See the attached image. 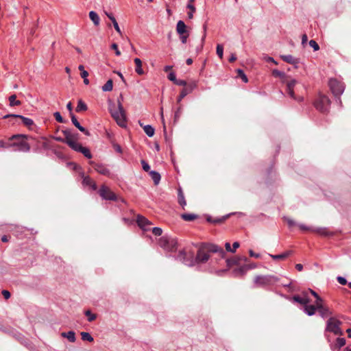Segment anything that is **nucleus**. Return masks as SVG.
Masks as SVG:
<instances>
[{
    "label": "nucleus",
    "mask_w": 351,
    "mask_h": 351,
    "mask_svg": "<svg viewBox=\"0 0 351 351\" xmlns=\"http://www.w3.org/2000/svg\"><path fill=\"white\" fill-rule=\"evenodd\" d=\"M272 75L274 77H280L282 80L283 82H285L287 84V90L289 95L293 99L297 100L298 101H302L303 100L302 97H296L294 93V88L296 84H298V82L295 79H291L289 81L285 82L286 75L284 72L280 71L277 69H274L272 71Z\"/></svg>",
    "instance_id": "obj_1"
},
{
    "label": "nucleus",
    "mask_w": 351,
    "mask_h": 351,
    "mask_svg": "<svg viewBox=\"0 0 351 351\" xmlns=\"http://www.w3.org/2000/svg\"><path fill=\"white\" fill-rule=\"evenodd\" d=\"M109 110L111 116L119 126L122 128L126 126V116L123 108L119 109L116 107L115 104L109 101Z\"/></svg>",
    "instance_id": "obj_2"
},
{
    "label": "nucleus",
    "mask_w": 351,
    "mask_h": 351,
    "mask_svg": "<svg viewBox=\"0 0 351 351\" xmlns=\"http://www.w3.org/2000/svg\"><path fill=\"white\" fill-rule=\"evenodd\" d=\"M25 136L24 135H14L11 139H16V141L12 143L8 144V147H16L15 151L28 152L30 150L29 145L24 140Z\"/></svg>",
    "instance_id": "obj_3"
},
{
    "label": "nucleus",
    "mask_w": 351,
    "mask_h": 351,
    "mask_svg": "<svg viewBox=\"0 0 351 351\" xmlns=\"http://www.w3.org/2000/svg\"><path fill=\"white\" fill-rule=\"evenodd\" d=\"M159 245L167 251L173 252L177 249L178 241L174 237L163 236L160 239Z\"/></svg>",
    "instance_id": "obj_4"
},
{
    "label": "nucleus",
    "mask_w": 351,
    "mask_h": 351,
    "mask_svg": "<svg viewBox=\"0 0 351 351\" xmlns=\"http://www.w3.org/2000/svg\"><path fill=\"white\" fill-rule=\"evenodd\" d=\"M278 280V277L273 275L257 276L254 282L258 287H266L274 285Z\"/></svg>",
    "instance_id": "obj_5"
},
{
    "label": "nucleus",
    "mask_w": 351,
    "mask_h": 351,
    "mask_svg": "<svg viewBox=\"0 0 351 351\" xmlns=\"http://www.w3.org/2000/svg\"><path fill=\"white\" fill-rule=\"evenodd\" d=\"M341 324V322L339 320L335 317H330L327 321L326 330L335 335H341L343 332L340 328Z\"/></svg>",
    "instance_id": "obj_6"
},
{
    "label": "nucleus",
    "mask_w": 351,
    "mask_h": 351,
    "mask_svg": "<svg viewBox=\"0 0 351 351\" xmlns=\"http://www.w3.org/2000/svg\"><path fill=\"white\" fill-rule=\"evenodd\" d=\"M330 105V99L328 97L324 95H320L315 102V108L322 112H327L329 109Z\"/></svg>",
    "instance_id": "obj_7"
},
{
    "label": "nucleus",
    "mask_w": 351,
    "mask_h": 351,
    "mask_svg": "<svg viewBox=\"0 0 351 351\" xmlns=\"http://www.w3.org/2000/svg\"><path fill=\"white\" fill-rule=\"evenodd\" d=\"M329 86L335 96H340L344 91L343 84L336 79L329 80Z\"/></svg>",
    "instance_id": "obj_8"
},
{
    "label": "nucleus",
    "mask_w": 351,
    "mask_h": 351,
    "mask_svg": "<svg viewBox=\"0 0 351 351\" xmlns=\"http://www.w3.org/2000/svg\"><path fill=\"white\" fill-rule=\"evenodd\" d=\"M100 196L104 199L115 200V194L110 191L109 188L106 186H102L99 191Z\"/></svg>",
    "instance_id": "obj_9"
},
{
    "label": "nucleus",
    "mask_w": 351,
    "mask_h": 351,
    "mask_svg": "<svg viewBox=\"0 0 351 351\" xmlns=\"http://www.w3.org/2000/svg\"><path fill=\"white\" fill-rule=\"evenodd\" d=\"M137 223L138 226L144 231H149L152 229V223L143 216L138 215L137 217Z\"/></svg>",
    "instance_id": "obj_10"
},
{
    "label": "nucleus",
    "mask_w": 351,
    "mask_h": 351,
    "mask_svg": "<svg viewBox=\"0 0 351 351\" xmlns=\"http://www.w3.org/2000/svg\"><path fill=\"white\" fill-rule=\"evenodd\" d=\"M317 309L323 318L328 317L332 314V312L329 310L327 306H324L323 301L316 304Z\"/></svg>",
    "instance_id": "obj_11"
},
{
    "label": "nucleus",
    "mask_w": 351,
    "mask_h": 351,
    "mask_svg": "<svg viewBox=\"0 0 351 351\" xmlns=\"http://www.w3.org/2000/svg\"><path fill=\"white\" fill-rule=\"evenodd\" d=\"M210 255L203 249L198 250L195 261L197 263H205L209 259Z\"/></svg>",
    "instance_id": "obj_12"
},
{
    "label": "nucleus",
    "mask_w": 351,
    "mask_h": 351,
    "mask_svg": "<svg viewBox=\"0 0 351 351\" xmlns=\"http://www.w3.org/2000/svg\"><path fill=\"white\" fill-rule=\"evenodd\" d=\"M8 117H17V118H20L22 120L23 123L25 125H26V126H32L34 124V121H33L32 119H31L29 118H27V117H23L22 115H20V114H10L5 115L3 117L4 119H7Z\"/></svg>",
    "instance_id": "obj_13"
},
{
    "label": "nucleus",
    "mask_w": 351,
    "mask_h": 351,
    "mask_svg": "<svg viewBox=\"0 0 351 351\" xmlns=\"http://www.w3.org/2000/svg\"><path fill=\"white\" fill-rule=\"evenodd\" d=\"M293 299L295 302L303 304L304 306L310 302L307 292H304L302 295H294Z\"/></svg>",
    "instance_id": "obj_14"
},
{
    "label": "nucleus",
    "mask_w": 351,
    "mask_h": 351,
    "mask_svg": "<svg viewBox=\"0 0 351 351\" xmlns=\"http://www.w3.org/2000/svg\"><path fill=\"white\" fill-rule=\"evenodd\" d=\"M280 58L285 62L294 65L295 68L298 67V64L300 62L298 58H296L291 55H282L280 56Z\"/></svg>",
    "instance_id": "obj_15"
},
{
    "label": "nucleus",
    "mask_w": 351,
    "mask_h": 351,
    "mask_svg": "<svg viewBox=\"0 0 351 351\" xmlns=\"http://www.w3.org/2000/svg\"><path fill=\"white\" fill-rule=\"evenodd\" d=\"M94 169L97 172L104 176H109L110 174V170L104 165L95 164L94 165Z\"/></svg>",
    "instance_id": "obj_16"
},
{
    "label": "nucleus",
    "mask_w": 351,
    "mask_h": 351,
    "mask_svg": "<svg viewBox=\"0 0 351 351\" xmlns=\"http://www.w3.org/2000/svg\"><path fill=\"white\" fill-rule=\"evenodd\" d=\"M105 14L108 16V18L112 21V24H113V26L115 29V30L117 32V33H119L120 35L122 34V32L118 25V23L116 21V19L114 18V16H113V14L112 13H109L108 12H104Z\"/></svg>",
    "instance_id": "obj_17"
},
{
    "label": "nucleus",
    "mask_w": 351,
    "mask_h": 351,
    "mask_svg": "<svg viewBox=\"0 0 351 351\" xmlns=\"http://www.w3.org/2000/svg\"><path fill=\"white\" fill-rule=\"evenodd\" d=\"M82 184L84 186H90L93 190L97 189L96 184L88 176H83Z\"/></svg>",
    "instance_id": "obj_18"
},
{
    "label": "nucleus",
    "mask_w": 351,
    "mask_h": 351,
    "mask_svg": "<svg viewBox=\"0 0 351 351\" xmlns=\"http://www.w3.org/2000/svg\"><path fill=\"white\" fill-rule=\"evenodd\" d=\"M176 31L178 34L182 35L186 33V26L184 21H179L176 25Z\"/></svg>",
    "instance_id": "obj_19"
},
{
    "label": "nucleus",
    "mask_w": 351,
    "mask_h": 351,
    "mask_svg": "<svg viewBox=\"0 0 351 351\" xmlns=\"http://www.w3.org/2000/svg\"><path fill=\"white\" fill-rule=\"evenodd\" d=\"M208 250L211 252L219 253V254L221 257H223L226 254L224 250L221 247H219L216 245H209Z\"/></svg>",
    "instance_id": "obj_20"
},
{
    "label": "nucleus",
    "mask_w": 351,
    "mask_h": 351,
    "mask_svg": "<svg viewBox=\"0 0 351 351\" xmlns=\"http://www.w3.org/2000/svg\"><path fill=\"white\" fill-rule=\"evenodd\" d=\"M292 254L291 251H287L280 254H269V256L274 260H284Z\"/></svg>",
    "instance_id": "obj_21"
},
{
    "label": "nucleus",
    "mask_w": 351,
    "mask_h": 351,
    "mask_svg": "<svg viewBox=\"0 0 351 351\" xmlns=\"http://www.w3.org/2000/svg\"><path fill=\"white\" fill-rule=\"evenodd\" d=\"M317 309L316 304L315 305H308V304L304 306V313L308 316H312L315 313Z\"/></svg>",
    "instance_id": "obj_22"
},
{
    "label": "nucleus",
    "mask_w": 351,
    "mask_h": 351,
    "mask_svg": "<svg viewBox=\"0 0 351 351\" xmlns=\"http://www.w3.org/2000/svg\"><path fill=\"white\" fill-rule=\"evenodd\" d=\"M89 18L93 21L95 26H98L100 23V18L99 15L95 11H90L89 12Z\"/></svg>",
    "instance_id": "obj_23"
},
{
    "label": "nucleus",
    "mask_w": 351,
    "mask_h": 351,
    "mask_svg": "<svg viewBox=\"0 0 351 351\" xmlns=\"http://www.w3.org/2000/svg\"><path fill=\"white\" fill-rule=\"evenodd\" d=\"M134 63L136 64L135 71L138 75H143L144 73V71L142 69V62H141V60L139 58H134Z\"/></svg>",
    "instance_id": "obj_24"
},
{
    "label": "nucleus",
    "mask_w": 351,
    "mask_h": 351,
    "mask_svg": "<svg viewBox=\"0 0 351 351\" xmlns=\"http://www.w3.org/2000/svg\"><path fill=\"white\" fill-rule=\"evenodd\" d=\"M62 337L68 339L70 342H75V334L73 331L71 330L67 332H62L61 334Z\"/></svg>",
    "instance_id": "obj_25"
},
{
    "label": "nucleus",
    "mask_w": 351,
    "mask_h": 351,
    "mask_svg": "<svg viewBox=\"0 0 351 351\" xmlns=\"http://www.w3.org/2000/svg\"><path fill=\"white\" fill-rule=\"evenodd\" d=\"M149 175L152 179L153 180L154 184L156 185L158 184L161 178L160 173L155 171H151L149 172Z\"/></svg>",
    "instance_id": "obj_26"
},
{
    "label": "nucleus",
    "mask_w": 351,
    "mask_h": 351,
    "mask_svg": "<svg viewBox=\"0 0 351 351\" xmlns=\"http://www.w3.org/2000/svg\"><path fill=\"white\" fill-rule=\"evenodd\" d=\"M9 105L11 107L15 106H20L21 104V101L16 99V95H12L9 97Z\"/></svg>",
    "instance_id": "obj_27"
},
{
    "label": "nucleus",
    "mask_w": 351,
    "mask_h": 351,
    "mask_svg": "<svg viewBox=\"0 0 351 351\" xmlns=\"http://www.w3.org/2000/svg\"><path fill=\"white\" fill-rule=\"evenodd\" d=\"M78 141V134H73L71 136H69L66 139H64L63 142L66 143L68 145H70L71 143H73V142H75Z\"/></svg>",
    "instance_id": "obj_28"
},
{
    "label": "nucleus",
    "mask_w": 351,
    "mask_h": 351,
    "mask_svg": "<svg viewBox=\"0 0 351 351\" xmlns=\"http://www.w3.org/2000/svg\"><path fill=\"white\" fill-rule=\"evenodd\" d=\"M143 130L145 133L149 136L152 137L154 134L155 130L154 128L150 125H146L143 127Z\"/></svg>",
    "instance_id": "obj_29"
},
{
    "label": "nucleus",
    "mask_w": 351,
    "mask_h": 351,
    "mask_svg": "<svg viewBox=\"0 0 351 351\" xmlns=\"http://www.w3.org/2000/svg\"><path fill=\"white\" fill-rule=\"evenodd\" d=\"M87 110L86 104L82 100H78L77 106L76 107V112H80L82 111H86Z\"/></svg>",
    "instance_id": "obj_30"
},
{
    "label": "nucleus",
    "mask_w": 351,
    "mask_h": 351,
    "mask_svg": "<svg viewBox=\"0 0 351 351\" xmlns=\"http://www.w3.org/2000/svg\"><path fill=\"white\" fill-rule=\"evenodd\" d=\"M185 256H186V254L184 251H180L179 252V254L178 256V259L180 260V261H182V263H184L185 265H193V261H191L190 263H188L187 261L185 260Z\"/></svg>",
    "instance_id": "obj_31"
},
{
    "label": "nucleus",
    "mask_w": 351,
    "mask_h": 351,
    "mask_svg": "<svg viewBox=\"0 0 351 351\" xmlns=\"http://www.w3.org/2000/svg\"><path fill=\"white\" fill-rule=\"evenodd\" d=\"M113 88V82L112 80H108L106 83L102 86L101 89L104 92L111 91Z\"/></svg>",
    "instance_id": "obj_32"
},
{
    "label": "nucleus",
    "mask_w": 351,
    "mask_h": 351,
    "mask_svg": "<svg viewBox=\"0 0 351 351\" xmlns=\"http://www.w3.org/2000/svg\"><path fill=\"white\" fill-rule=\"evenodd\" d=\"M346 345V339L344 338H337L334 346L335 349L340 350L341 348Z\"/></svg>",
    "instance_id": "obj_33"
},
{
    "label": "nucleus",
    "mask_w": 351,
    "mask_h": 351,
    "mask_svg": "<svg viewBox=\"0 0 351 351\" xmlns=\"http://www.w3.org/2000/svg\"><path fill=\"white\" fill-rule=\"evenodd\" d=\"M178 202L182 206V207L183 208L186 205V202L184 199V194L181 189H179V191H178Z\"/></svg>",
    "instance_id": "obj_34"
},
{
    "label": "nucleus",
    "mask_w": 351,
    "mask_h": 351,
    "mask_svg": "<svg viewBox=\"0 0 351 351\" xmlns=\"http://www.w3.org/2000/svg\"><path fill=\"white\" fill-rule=\"evenodd\" d=\"M182 219L186 221H191L196 219L197 216L194 214L185 213L181 215Z\"/></svg>",
    "instance_id": "obj_35"
},
{
    "label": "nucleus",
    "mask_w": 351,
    "mask_h": 351,
    "mask_svg": "<svg viewBox=\"0 0 351 351\" xmlns=\"http://www.w3.org/2000/svg\"><path fill=\"white\" fill-rule=\"evenodd\" d=\"M80 152L82 153L87 158H92V154L90 152V149L86 147L82 146Z\"/></svg>",
    "instance_id": "obj_36"
},
{
    "label": "nucleus",
    "mask_w": 351,
    "mask_h": 351,
    "mask_svg": "<svg viewBox=\"0 0 351 351\" xmlns=\"http://www.w3.org/2000/svg\"><path fill=\"white\" fill-rule=\"evenodd\" d=\"M80 335L82 336V340L87 341L88 342L93 341V337L88 332H82Z\"/></svg>",
    "instance_id": "obj_37"
},
{
    "label": "nucleus",
    "mask_w": 351,
    "mask_h": 351,
    "mask_svg": "<svg viewBox=\"0 0 351 351\" xmlns=\"http://www.w3.org/2000/svg\"><path fill=\"white\" fill-rule=\"evenodd\" d=\"M73 150L80 152L82 145L78 141L73 142L69 145Z\"/></svg>",
    "instance_id": "obj_38"
},
{
    "label": "nucleus",
    "mask_w": 351,
    "mask_h": 351,
    "mask_svg": "<svg viewBox=\"0 0 351 351\" xmlns=\"http://www.w3.org/2000/svg\"><path fill=\"white\" fill-rule=\"evenodd\" d=\"M216 52L219 58L222 59L223 56V47L221 45L218 44L217 45Z\"/></svg>",
    "instance_id": "obj_39"
},
{
    "label": "nucleus",
    "mask_w": 351,
    "mask_h": 351,
    "mask_svg": "<svg viewBox=\"0 0 351 351\" xmlns=\"http://www.w3.org/2000/svg\"><path fill=\"white\" fill-rule=\"evenodd\" d=\"M189 93V91L188 90V88H183L180 93V95L179 96V97L178 98V102H180L181 100L185 97Z\"/></svg>",
    "instance_id": "obj_40"
},
{
    "label": "nucleus",
    "mask_w": 351,
    "mask_h": 351,
    "mask_svg": "<svg viewBox=\"0 0 351 351\" xmlns=\"http://www.w3.org/2000/svg\"><path fill=\"white\" fill-rule=\"evenodd\" d=\"M85 315L87 316L88 322H92L96 319V315L92 313L89 310L85 312Z\"/></svg>",
    "instance_id": "obj_41"
},
{
    "label": "nucleus",
    "mask_w": 351,
    "mask_h": 351,
    "mask_svg": "<svg viewBox=\"0 0 351 351\" xmlns=\"http://www.w3.org/2000/svg\"><path fill=\"white\" fill-rule=\"evenodd\" d=\"M313 231L320 235L326 236L328 234V230L324 228H319L315 230H313Z\"/></svg>",
    "instance_id": "obj_42"
},
{
    "label": "nucleus",
    "mask_w": 351,
    "mask_h": 351,
    "mask_svg": "<svg viewBox=\"0 0 351 351\" xmlns=\"http://www.w3.org/2000/svg\"><path fill=\"white\" fill-rule=\"evenodd\" d=\"M309 292L316 298L315 304H317L322 302V299L318 295V294L312 289H309Z\"/></svg>",
    "instance_id": "obj_43"
},
{
    "label": "nucleus",
    "mask_w": 351,
    "mask_h": 351,
    "mask_svg": "<svg viewBox=\"0 0 351 351\" xmlns=\"http://www.w3.org/2000/svg\"><path fill=\"white\" fill-rule=\"evenodd\" d=\"M237 73L244 82H245V83L247 82V81H248L247 77L246 75L244 73L243 70L239 69H237Z\"/></svg>",
    "instance_id": "obj_44"
},
{
    "label": "nucleus",
    "mask_w": 351,
    "mask_h": 351,
    "mask_svg": "<svg viewBox=\"0 0 351 351\" xmlns=\"http://www.w3.org/2000/svg\"><path fill=\"white\" fill-rule=\"evenodd\" d=\"M151 230H152L153 234L156 236H160L162 233V229L158 227H154Z\"/></svg>",
    "instance_id": "obj_45"
},
{
    "label": "nucleus",
    "mask_w": 351,
    "mask_h": 351,
    "mask_svg": "<svg viewBox=\"0 0 351 351\" xmlns=\"http://www.w3.org/2000/svg\"><path fill=\"white\" fill-rule=\"evenodd\" d=\"M309 45L314 49V51H317L319 49L318 44L314 40H311L309 41Z\"/></svg>",
    "instance_id": "obj_46"
},
{
    "label": "nucleus",
    "mask_w": 351,
    "mask_h": 351,
    "mask_svg": "<svg viewBox=\"0 0 351 351\" xmlns=\"http://www.w3.org/2000/svg\"><path fill=\"white\" fill-rule=\"evenodd\" d=\"M54 117L56 119V120L59 122V123H63L64 122V119L62 117L60 113L59 112H56L54 113Z\"/></svg>",
    "instance_id": "obj_47"
},
{
    "label": "nucleus",
    "mask_w": 351,
    "mask_h": 351,
    "mask_svg": "<svg viewBox=\"0 0 351 351\" xmlns=\"http://www.w3.org/2000/svg\"><path fill=\"white\" fill-rule=\"evenodd\" d=\"M123 100V95L120 94V95L117 98V106L119 109L123 108V105H122Z\"/></svg>",
    "instance_id": "obj_48"
},
{
    "label": "nucleus",
    "mask_w": 351,
    "mask_h": 351,
    "mask_svg": "<svg viewBox=\"0 0 351 351\" xmlns=\"http://www.w3.org/2000/svg\"><path fill=\"white\" fill-rule=\"evenodd\" d=\"M71 121L73 123V124L77 128L78 126H80V123H79V121L77 120L75 116L73 114H71Z\"/></svg>",
    "instance_id": "obj_49"
},
{
    "label": "nucleus",
    "mask_w": 351,
    "mask_h": 351,
    "mask_svg": "<svg viewBox=\"0 0 351 351\" xmlns=\"http://www.w3.org/2000/svg\"><path fill=\"white\" fill-rule=\"evenodd\" d=\"M197 87V83L195 82H193L192 83H191L190 84H189L186 88H188V90L189 91V93H191L193 91V90L194 88H195Z\"/></svg>",
    "instance_id": "obj_50"
},
{
    "label": "nucleus",
    "mask_w": 351,
    "mask_h": 351,
    "mask_svg": "<svg viewBox=\"0 0 351 351\" xmlns=\"http://www.w3.org/2000/svg\"><path fill=\"white\" fill-rule=\"evenodd\" d=\"M194 1V0H189V3L187 4V8L189 9L192 12H195L196 9L195 6L192 4V3Z\"/></svg>",
    "instance_id": "obj_51"
},
{
    "label": "nucleus",
    "mask_w": 351,
    "mask_h": 351,
    "mask_svg": "<svg viewBox=\"0 0 351 351\" xmlns=\"http://www.w3.org/2000/svg\"><path fill=\"white\" fill-rule=\"evenodd\" d=\"M111 48L115 51L116 56H121V51L119 50L118 45L116 43L112 44Z\"/></svg>",
    "instance_id": "obj_52"
},
{
    "label": "nucleus",
    "mask_w": 351,
    "mask_h": 351,
    "mask_svg": "<svg viewBox=\"0 0 351 351\" xmlns=\"http://www.w3.org/2000/svg\"><path fill=\"white\" fill-rule=\"evenodd\" d=\"M80 131H81L82 132H83L85 135L86 136H90V134L88 130H87L85 128H84L83 126H82L81 125H80V126H78L77 128Z\"/></svg>",
    "instance_id": "obj_53"
},
{
    "label": "nucleus",
    "mask_w": 351,
    "mask_h": 351,
    "mask_svg": "<svg viewBox=\"0 0 351 351\" xmlns=\"http://www.w3.org/2000/svg\"><path fill=\"white\" fill-rule=\"evenodd\" d=\"M80 131H81L82 132H83L85 135L86 136H90V134L88 130H87L85 128H84L83 126H82L81 125H80V126H78L77 128Z\"/></svg>",
    "instance_id": "obj_54"
},
{
    "label": "nucleus",
    "mask_w": 351,
    "mask_h": 351,
    "mask_svg": "<svg viewBox=\"0 0 351 351\" xmlns=\"http://www.w3.org/2000/svg\"><path fill=\"white\" fill-rule=\"evenodd\" d=\"M337 280L338 282L342 285H345L347 284V280L344 277L338 276L337 278Z\"/></svg>",
    "instance_id": "obj_55"
},
{
    "label": "nucleus",
    "mask_w": 351,
    "mask_h": 351,
    "mask_svg": "<svg viewBox=\"0 0 351 351\" xmlns=\"http://www.w3.org/2000/svg\"><path fill=\"white\" fill-rule=\"evenodd\" d=\"M141 164L144 171H148L149 170L150 167L147 162H146L145 160H142Z\"/></svg>",
    "instance_id": "obj_56"
},
{
    "label": "nucleus",
    "mask_w": 351,
    "mask_h": 351,
    "mask_svg": "<svg viewBox=\"0 0 351 351\" xmlns=\"http://www.w3.org/2000/svg\"><path fill=\"white\" fill-rule=\"evenodd\" d=\"M174 83L178 86H186L187 85L186 82L182 80H176Z\"/></svg>",
    "instance_id": "obj_57"
},
{
    "label": "nucleus",
    "mask_w": 351,
    "mask_h": 351,
    "mask_svg": "<svg viewBox=\"0 0 351 351\" xmlns=\"http://www.w3.org/2000/svg\"><path fill=\"white\" fill-rule=\"evenodd\" d=\"M249 254H250V256H252V257H254L256 258H261V254H258V253H255L253 250H250L249 251Z\"/></svg>",
    "instance_id": "obj_58"
},
{
    "label": "nucleus",
    "mask_w": 351,
    "mask_h": 351,
    "mask_svg": "<svg viewBox=\"0 0 351 351\" xmlns=\"http://www.w3.org/2000/svg\"><path fill=\"white\" fill-rule=\"evenodd\" d=\"M264 60L267 62H273L274 64H277V62L275 61V60L272 57L266 56L264 57Z\"/></svg>",
    "instance_id": "obj_59"
},
{
    "label": "nucleus",
    "mask_w": 351,
    "mask_h": 351,
    "mask_svg": "<svg viewBox=\"0 0 351 351\" xmlns=\"http://www.w3.org/2000/svg\"><path fill=\"white\" fill-rule=\"evenodd\" d=\"M168 79L170 80V81H172L173 82H175L176 81V74L173 73V72H171L168 75Z\"/></svg>",
    "instance_id": "obj_60"
},
{
    "label": "nucleus",
    "mask_w": 351,
    "mask_h": 351,
    "mask_svg": "<svg viewBox=\"0 0 351 351\" xmlns=\"http://www.w3.org/2000/svg\"><path fill=\"white\" fill-rule=\"evenodd\" d=\"M62 133L64 136V139H66L69 136H71L73 133L69 130H63Z\"/></svg>",
    "instance_id": "obj_61"
},
{
    "label": "nucleus",
    "mask_w": 351,
    "mask_h": 351,
    "mask_svg": "<svg viewBox=\"0 0 351 351\" xmlns=\"http://www.w3.org/2000/svg\"><path fill=\"white\" fill-rule=\"evenodd\" d=\"M226 261L228 267L237 264V261L235 260L227 259Z\"/></svg>",
    "instance_id": "obj_62"
},
{
    "label": "nucleus",
    "mask_w": 351,
    "mask_h": 351,
    "mask_svg": "<svg viewBox=\"0 0 351 351\" xmlns=\"http://www.w3.org/2000/svg\"><path fill=\"white\" fill-rule=\"evenodd\" d=\"M2 295L5 298V299L8 300L10 298V293L7 290L2 291Z\"/></svg>",
    "instance_id": "obj_63"
},
{
    "label": "nucleus",
    "mask_w": 351,
    "mask_h": 351,
    "mask_svg": "<svg viewBox=\"0 0 351 351\" xmlns=\"http://www.w3.org/2000/svg\"><path fill=\"white\" fill-rule=\"evenodd\" d=\"M189 36V34H182V35H180V40L182 41V43H186V40H187V38Z\"/></svg>",
    "instance_id": "obj_64"
}]
</instances>
